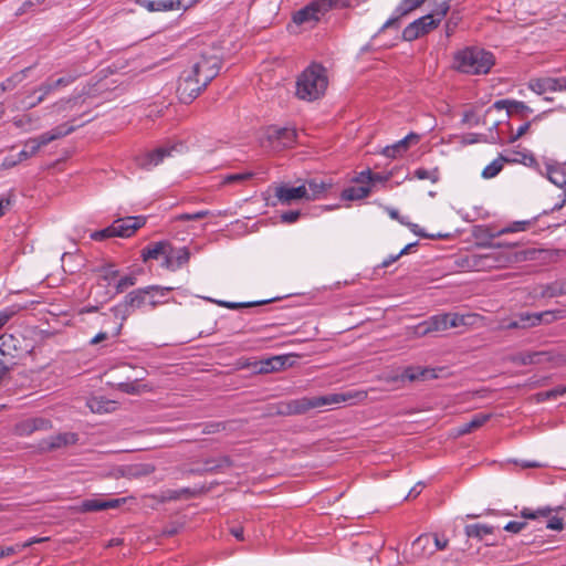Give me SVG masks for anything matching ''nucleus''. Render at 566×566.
Segmentation results:
<instances>
[{
  "instance_id": "nucleus-1",
  "label": "nucleus",
  "mask_w": 566,
  "mask_h": 566,
  "mask_svg": "<svg viewBox=\"0 0 566 566\" xmlns=\"http://www.w3.org/2000/svg\"><path fill=\"white\" fill-rule=\"evenodd\" d=\"M172 287L160 285H149L136 289L125 295L124 300L113 306L111 312L120 321L114 332V336L120 334L123 323L135 312L145 310H155L158 305L166 302V296Z\"/></svg>"
},
{
  "instance_id": "nucleus-2",
  "label": "nucleus",
  "mask_w": 566,
  "mask_h": 566,
  "mask_svg": "<svg viewBox=\"0 0 566 566\" xmlns=\"http://www.w3.org/2000/svg\"><path fill=\"white\" fill-rule=\"evenodd\" d=\"M501 244H496V247L493 250L483 254H469L465 258H463L461 264L462 266H465L470 271H490L494 269L506 268L510 264L517 261L533 260L536 253L535 250L511 252L501 249Z\"/></svg>"
},
{
  "instance_id": "nucleus-3",
  "label": "nucleus",
  "mask_w": 566,
  "mask_h": 566,
  "mask_svg": "<svg viewBox=\"0 0 566 566\" xmlns=\"http://www.w3.org/2000/svg\"><path fill=\"white\" fill-rule=\"evenodd\" d=\"M328 86L327 70L322 64L312 62L296 80L297 98L314 102L322 98Z\"/></svg>"
},
{
  "instance_id": "nucleus-4",
  "label": "nucleus",
  "mask_w": 566,
  "mask_h": 566,
  "mask_svg": "<svg viewBox=\"0 0 566 566\" xmlns=\"http://www.w3.org/2000/svg\"><path fill=\"white\" fill-rule=\"evenodd\" d=\"M494 55L478 46H469L458 51L453 57L454 67L465 74H488L494 65Z\"/></svg>"
},
{
  "instance_id": "nucleus-5",
  "label": "nucleus",
  "mask_w": 566,
  "mask_h": 566,
  "mask_svg": "<svg viewBox=\"0 0 566 566\" xmlns=\"http://www.w3.org/2000/svg\"><path fill=\"white\" fill-rule=\"evenodd\" d=\"M474 315L458 313H441L430 316L428 319L419 323L416 327V334L424 336L433 332H444L449 328H457L472 324Z\"/></svg>"
},
{
  "instance_id": "nucleus-6",
  "label": "nucleus",
  "mask_w": 566,
  "mask_h": 566,
  "mask_svg": "<svg viewBox=\"0 0 566 566\" xmlns=\"http://www.w3.org/2000/svg\"><path fill=\"white\" fill-rule=\"evenodd\" d=\"M523 518L533 521H546V527L552 531H562L566 527V505L542 506L536 510L524 507L521 511Z\"/></svg>"
},
{
  "instance_id": "nucleus-7",
  "label": "nucleus",
  "mask_w": 566,
  "mask_h": 566,
  "mask_svg": "<svg viewBox=\"0 0 566 566\" xmlns=\"http://www.w3.org/2000/svg\"><path fill=\"white\" fill-rule=\"evenodd\" d=\"M449 539L446 533H421L411 545L416 556H429L437 551L444 549Z\"/></svg>"
},
{
  "instance_id": "nucleus-8",
  "label": "nucleus",
  "mask_w": 566,
  "mask_h": 566,
  "mask_svg": "<svg viewBox=\"0 0 566 566\" xmlns=\"http://www.w3.org/2000/svg\"><path fill=\"white\" fill-rule=\"evenodd\" d=\"M126 497H107L103 494H94L92 497L81 501L74 506L78 513H92L115 510L126 504Z\"/></svg>"
},
{
  "instance_id": "nucleus-9",
  "label": "nucleus",
  "mask_w": 566,
  "mask_h": 566,
  "mask_svg": "<svg viewBox=\"0 0 566 566\" xmlns=\"http://www.w3.org/2000/svg\"><path fill=\"white\" fill-rule=\"evenodd\" d=\"M75 126H70L67 124H62L53 129L41 134L38 137L30 138L25 142L24 148L32 157L34 156L43 146H46L49 143L62 138L72 134L75 130Z\"/></svg>"
},
{
  "instance_id": "nucleus-10",
  "label": "nucleus",
  "mask_w": 566,
  "mask_h": 566,
  "mask_svg": "<svg viewBox=\"0 0 566 566\" xmlns=\"http://www.w3.org/2000/svg\"><path fill=\"white\" fill-rule=\"evenodd\" d=\"M221 62L217 56L201 55L188 71L198 77L202 85H208L220 72Z\"/></svg>"
},
{
  "instance_id": "nucleus-11",
  "label": "nucleus",
  "mask_w": 566,
  "mask_h": 566,
  "mask_svg": "<svg viewBox=\"0 0 566 566\" xmlns=\"http://www.w3.org/2000/svg\"><path fill=\"white\" fill-rule=\"evenodd\" d=\"M206 87L207 85H202L198 77H195L188 70H185L179 77L177 96L181 103L190 104Z\"/></svg>"
},
{
  "instance_id": "nucleus-12",
  "label": "nucleus",
  "mask_w": 566,
  "mask_h": 566,
  "mask_svg": "<svg viewBox=\"0 0 566 566\" xmlns=\"http://www.w3.org/2000/svg\"><path fill=\"white\" fill-rule=\"evenodd\" d=\"M336 0H314L293 15L296 24L310 21H318L319 17L333 8Z\"/></svg>"
},
{
  "instance_id": "nucleus-13",
  "label": "nucleus",
  "mask_w": 566,
  "mask_h": 566,
  "mask_svg": "<svg viewBox=\"0 0 566 566\" xmlns=\"http://www.w3.org/2000/svg\"><path fill=\"white\" fill-rule=\"evenodd\" d=\"M439 25V20H434L433 14H426L411 23H409L402 31V39L411 42L420 36L429 33L431 30Z\"/></svg>"
},
{
  "instance_id": "nucleus-14",
  "label": "nucleus",
  "mask_w": 566,
  "mask_h": 566,
  "mask_svg": "<svg viewBox=\"0 0 566 566\" xmlns=\"http://www.w3.org/2000/svg\"><path fill=\"white\" fill-rule=\"evenodd\" d=\"M178 145L160 146L151 151L140 155L136 158V164L139 168L150 170L164 161L165 158L171 157L176 151Z\"/></svg>"
},
{
  "instance_id": "nucleus-15",
  "label": "nucleus",
  "mask_w": 566,
  "mask_h": 566,
  "mask_svg": "<svg viewBox=\"0 0 566 566\" xmlns=\"http://www.w3.org/2000/svg\"><path fill=\"white\" fill-rule=\"evenodd\" d=\"M232 467V460L228 455L207 458L201 467L190 468L185 471L186 475H203L207 473H220Z\"/></svg>"
},
{
  "instance_id": "nucleus-16",
  "label": "nucleus",
  "mask_w": 566,
  "mask_h": 566,
  "mask_svg": "<svg viewBox=\"0 0 566 566\" xmlns=\"http://www.w3.org/2000/svg\"><path fill=\"white\" fill-rule=\"evenodd\" d=\"M325 406L323 396L303 397L286 402L280 410L283 415H302L306 411Z\"/></svg>"
},
{
  "instance_id": "nucleus-17",
  "label": "nucleus",
  "mask_w": 566,
  "mask_h": 566,
  "mask_svg": "<svg viewBox=\"0 0 566 566\" xmlns=\"http://www.w3.org/2000/svg\"><path fill=\"white\" fill-rule=\"evenodd\" d=\"M146 217L136 216V217H125L115 220L112 224L116 228L115 234L120 238H129L133 235L139 228L145 226Z\"/></svg>"
},
{
  "instance_id": "nucleus-18",
  "label": "nucleus",
  "mask_w": 566,
  "mask_h": 566,
  "mask_svg": "<svg viewBox=\"0 0 566 566\" xmlns=\"http://www.w3.org/2000/svg\"><path fill=\"white\" fill-rule=\"evenodd\" d=\"M93 67L84 63H74L63 71V75L55 80V85L61 88L73 84L77 78L87 75Z\"/></svg>"
},
{
  "instance_id": "nucleus-19",
  "label": "nucleus",
  "mask_w": 566,
  "mask_h": 566,
  "mask_svg": "<svg viewBox=\"0 0 566 566\" xmlns=\"http://www.w3.org/2000/svg\"><path fill=\"white\" fill-rule=\"evenodd\" d=\"M190 251L188 248H174L171 245L170 253H167L161 262V268L175 272L189 262Z\"/></svg>"
},
{
  "instance_id": "nucleus-20",
  "label": "nucleus",
  "mask_w": 566,
  "mask_h": 566,
  "mask_svg": "<svg viewBox=\"0 0 566 566\" xmlns=\"http://www.w3.org/2000/svg\"><path fill=\"white\" fill-rule=\"evenodd\" d=\"M325 406L349 403L354 405L367 398V392L364 390H348L345 392H334L323 396Z\"/></svg>"
},
{
  "instance_id": "nucleus-21",
  "label": "nucleus",
  "mask_w": 566,
  "mask_h": 566,
  "mask_svg": "<svg viewBox=\"0 0 566 566\" xmlns=\"http://www.w3.org/2000/svg\"><path fill=\"white\" fill-rule=\"evenodd\" d=\"M77 440L78 436L76 433L62 432L43 439L39 446L42 451H52L66 446L75 444Z\"/></svg>"
},
{
  "instance_id": "nucleus-22",
  "label": "nucleus",
  "mask_w": 566,
  "mask_h": 566,
  "mask_svg": "<svg viewBox=\"0 0 566 566\" xmlns=\"http://www.w3.org/2000/svg\"><path fill=\"white\" fill-rule=\"evenodd\" d=\"M491 108L506 109L507 116H520L525 118L528 114L533 113V109L522 101L515 99H499L494 102Z\"/></svg>"
},
{
  "instance_id": "nucleus-23",
  "label": "nucleus",
  "mask_w": 566,
  "mask_h": 566,
  "mask_svg": "<svg viewBox=\"0 0 566 566\" xmlns=\"http://www.w3.org/2000/svg\"><path fill=\"white\" fill-rule=\"evenodd\" d=\"M275 197L282 205H291L293 201L307 197V188L305 185L298 187L282 185L275 189Z\"/></svg>"
},
{
  "instance_id": "nucleus-24",
  "label": "nucleus",
  "mask_w": 566,
  "mask_h": 566,
  "mask_svg": "<svg viewBox=\"0 0 566 566\" xmlns=\"http://www.w3.org/2000/svg\"><path fill=\"white\" fill-rule=\"evenodd\" d=\"M546 176L551 182L563 189L562 203L554 207V209H560L566 202V168L557 164L546 165Z\"/></svg>"
},
{
  "instance_id": "nucleus-25",
  "label": "nucleus",
  "mask_w": 566,
  "mask_h": 566,
  "mask_svg": "<svg viewBox=\"0 0 566 566\" xmlns=\"http://www.w3.org/2000/svg\"><path fill=\"white\" fill-rule=\"evenodd\" d=\"M420 137L416 133H409L402 139L396 142L390 146H386L382 150V154L388 158H398L402 156L411 144H417Z\"/></svg>"
},
{
  "instance_id": "nucleus-26",
  "label": "nucleus",
  "mask_w": 566,
  "mask_h": 566,
  "mask_svg": "<svg viewBox=\"0 0 566 566\" xmlns=\"http://www.w3.org/2000/svg\"><path fill=\"white\" fill-rule=\"evenodd\" d=\"M171 244L168 241H158L148 244L142 250V258L146 262L148 260H165L167 253H170Z\"/></svg>"
},
{
  "instance_id": "nucleus-27",
  "label": "nucleus",
  "mask_w": 566,
  "mask_h": 566,
  "mask_svg": "<svg viewBox=\"0 0 566 566\" xmlns=\"http://www.w3.org/2000/svg\"><path fill=\"white\" fill-rule=\"evenodd\" d=\"M207 491H208V489H206L205 486L182 488L179 490H166L161 494V501H177L180 499H191V497H196Z\"/></svg>"
},
{
  "instance_id": "nucleus-28",
  "label": "nucleus",
  "mask_w": 566,
  "mask_h": 566,
  "mask_svg": "<svg viewBox=\"0 0 566 566\" xmlns=\"http://www.w3.org/2000/svg\"><path fill=\"white\" fill-rule=\"evenodd\" d=\"M544 316H551L552 319L557 318L556 312L554 311H544L541 313H518L516 318L518 319L521 328H530L542 324Z\"/></svg>"
},
{
  "instance_id": "nucleus-29",
  "label": "nucleus",
  "mask_w": 566,
  "mask_h": 566,
  "mask_svg": "<svg viewBox=\"0 0 566 566\" xmlns=\"http://www.w3.org/2000/svg\"><path fill=\"white\" fill-rule=\"evenodd\" d=\"M269 137L280 146L287 148L296 142L297 133L295 128L291 127L274 128L270 132Z\"/></svg>"
},
{
  "instance_id": "nucleus-30",
  "label": "nucleus",
  "mask_w": 566,
  "mask_h": 566,
  "mask_svg": "<svg viewBox=\"0 0 566 566\" xmlns=\"http://www.w3.org/2000/svg\"><path fill=\"white\" fill-rule=\"evenodd\" d=\"M60 87L55 85V80H46L39 87H36L30 97H34L31 102H28V107L32 108L42 103L49 95L59 91Z\"/></svg>"
},
{
  "instance_id": "nucleus-31",
  "label": "nucleus",
  "mask_w": 566,
  "mask_h": 566,
  "mask_svg": "<svg viewBox=\"0 0 566 566\" xmlns=\"http://www.w3.org/2000/svg\"><path fill=\"white\" fill-rule=\"evenodd\" d=\"M560 295H566V283L563 282H552L539 285L534 290V296L539 298H552Z\"/></svg>"
},
{
  "instance_id": "nucleus-32",
  "label": "nucleus",
  "mask_w": 566,
  "mask_h": 566,
  "mask_svg": "<svg viewBox=\"0 0 566 566\" xmlns=\"http://www.w3.org/2000/svg\"><path fill=\"white\" fill-rule=\"evenodd\" d=\"M536 219H537V217L533 218L531 220L514 221L511 224H509L507 227H504L497 231H490L489 229H486L485 232L490 239H494V238L501 237L506 233L526 231L527 229L531 228V226L534 224Z\"/></svg>"
},
{
  "instance_id": "nucleus-33",
  "label": "nucleus",
  "mask_w": 566,
  "mask_h": 566,
  "mask_svg": "<svg viewBox=\"0 0 566 566\" xmlns=\"http://www.w3.org/2000/svg\"><path fill=\"white\" fill-rule=\"evenodd\" d=\"M86 405L94 413L112 412L116 409V401L102 396L90 398Z\"/></svg>"
},
{
  "instance_id": "nucleus-34",
  "label": "nucleus",
  "mask_w": 566,
  "mask_h": 566,
  "mask_svg": "<svg viewBox=\"0 0 566 566\" xmlns=\"http://www.w3.org/2000/svg\"><path fill=\"white\" fill-rule=\"evenodd\" d=\"M370 192V186H364V185H354L350 187L345 188L342 191V199L343 200H360L366 198Z\"/></svg>"
},
{
  "instance_id": "nucleus-35",
  "label": "nucleus",
  "mask_w": 566,
  "mask_h": 566,
  "mask_svg": "<svg viewBox=\"0 0 566 566\" xmlns=\"http://www.w3.org/2000/svg\"><path fill=\"white\" fill-rule=\"evenodd\" d=\"M143 6L150 12L178 10L176 0H143Z\"/></svg>"
},
{
  "instance_id": "nucleus-36",
  "label": "nucleus",
  "mask_w": 566,
  "mask_h": 566,
  "mask_svg": "<svg viewBox=\"0 0 566 566\" xmlns=\"http://www.w3.org/2000/svg\"><path fill=\"white\" fill-rule=\"evenodd\" d=\"M527 86L537 95H543L547 92H554L552 85V76L532 78L530 80Z\"/></svg>"
},
{
  "instance_id": "nucleus-37",
  "label": "nucleus",
  "mask_w": 566,
  "mask_h": 566,
  "mask_svg": "<svg viewBox=\"0 0 566 566\" xmlns=\"http://www.w3.org/2000/svg\"><path fill=\"white\" fill-rule=\"evenodd\" d=\"M307 188V197L306 200H315L318 199L329 187V185L325 184L322 180L311 179L306 182Z\"/></svg>"
},
{
  "instance_id": "nucleus-38",
  "label": "nucleus",
  "mask_w": 566,
  "mask_h": 566,
  "mask_svg": "<svg viewBox=\"0 0 566 566\" xmlns=\"http://www.w3.org/2000/svg\"><path fill=\"white\" fill-rule=\"evenodd\" d=\"M78 101L80 96H70L66 98H61L50 106L51 113L62 114L64 112L71 111L78 104Z\"/></svg>"
},
{
  "instance_id": "nucleus-39",
  "label": "nucleus",
  "mask_w": 566,
  "mask_h": 566,
  "mask_svg": "<svg viewBox=\"0 0 566 566\" xmlns=\"http://www.w3.org/2000/svg\"><path fill=\"white\" fill-rule=\"evenodd\" d=\"M489 418H490L489 415H483V413L475 415L472 417V419L470 421H468L459 427L458 433L459 434L470 433L473 430L483 426L489 420Z\"/></svg>"
},
{
  "instance_id": "nucleus-40",
  "label": "nucleus",
  "mask_w": 566,
  "mask_h": 566,
  "mask_svg": "<svg viewBox=\"0 0 566 566\" xmlns=\"http://www.w3.org/2000/svg\"><path fill=\"white\" fill-rule=\"evenodd\" d=\"M276 298H269V300H262V301H254V302H228V301H219L218 304L220 306H223V307H227V308H230V310H239V308H244V307H253V306H261V305H265V304H269L273 301H275Z\"/></svg>"
},
{
  "instance_id": "nucleus-41",
  "label": "nucleus",
  "mask_w": 566,
  "mask_h": 566,
  "mask_svg": "<svg viewBox=\"0 0 566 566\" xmlns=\"http://www.w3.org/2000/svg\"><path fill=\"white\" fill-rule=\"evenodd\" d=\"M504 164V155H500L482 170V177L484 179L494 178L503 169Z\"/></svg>"
},
{
  "instance_id": "nucleus-42",
  "label": "nucleus",
  "mask_w": 566,
  "mask_h": 566,
  "mask_svg": "<svg viewBox=\"0 0 566 566\" xmlns=\"http://www.w3.org/2000/svg\"><path fill=\"white\" fill-rule=\"evenodd\" d=\"M428 370H415L413 368H407L405 371L400 375L394 376L390 378L391 381L395 382H405L406 380L413 381L420 378H424Z\"/></svg>"
},
{
  "instance_id": "nucleus-43",
  "label": "nucleus",
  "mask_w": 566,
  "mask_h": 566,
  "mask_svg": "<svg viewBox=\"0 0 566 566\" xmlns=\"http://www.w3.org/2000/svg\"><path fill=\"white\" fill-rule=\"evenodd\" d=\"M287 361L286 356H274L263 361L262 370L265 373L276 371L282 369Z\"/></svg>"
},
{
  "instance_id": "nucleus-44",
  "label": "nucleus",
  "mask_w": 566,
  "mask_h": 566,
  "mask_svg": "<svg viewBox=\"0 0 566 566\" xmlns=\"http://www.w3.org/2000/svg\"><path fill=\"white\" fill-rule=\"evenodd\" d=\"M17 339L11 334H3L0 336V354L2 356L11 355V349H17Z\"/></svg>"
},
{
  "instance_id": "nucleus-45",
  "label": "nucleus",
  "mask_w": 566,
  "mask_h": 566,
  "mask_svg": "<svg viewBox=\"0 0 566 566\" xmlns=\"http://www.w3.org/2000/svg\"><path fill=\"white\" fill-rule=\"evenodd\" d=\"M426 0H401V2L397 6L396 12L399 15H407L415 9L419 8Z\"/></svg>"
},
{
  "instance_id": "nucleus-46",
  "label": "nucleus",
  "mask_w": 566,
  "mask_h": 566,
  "mask_svg": "<svg viewBox=\"0 0 566 566\" xmlns=\"http://www.w3.org/2000/svg\"><path fill=\"white\" fill-rule=\"evenodd\" d=\"M544 114L536 115L532 120L525 122L522 124L514 134H512L509 138V143H515L522 136H524L531 128L533 123H536L541 120Z\"/></svg>"
},
{
  "instance_id": "nucleus-47",
  "label": "nucleus",
  "mask_w": 566,
  "mask_h": 566,
  "mask_svg": "<svg viewBox=\"0 0 566 566\" xmlns=\"http://www.w3.org/2000/svg\"><path fill=\"white\" fill-rule=\"evenodd\" d=\"M30 70V67H27L22 70L21 72H18L13 74L11 77L7 78L4 82L1 83V87L3 91H10L15 87L18 83H21L24 77L27 76V72Z\"/></svg>"
},
{
  "instance_id": "nucleus-48",
  "label": "nucleus",
  "mask_w": 566,
  "mask_h": 566,
  "mask_svg": "<svg viewBox=\"0 0 566 566\" xmlns=\"http://www.w3.org/2000/svg\"><path fill=\"white\" fill-rule=\"evenodd\" d=\"M565 394H566V386H557L551 390L538 392L537 401L553 400V399H556L557 397L563 396Z\"/></svg>"
},
{
  "instance_id": "nucleus-49",
  "label": "nucleus",
  "mask_w": 566,
  "mask_h": 566,
  "mask_svg": "<svg viewBox=\"0 0 566 566\" xmlns=\"http://www.w3.org/2000/svg\"><path fill=\"white\" fill-rule=\"evenodd\" d=\"M156 470L154 464L145 463V464H138L130 469L129 471V478H140L146 476L151 473H154Z\"/></svg>"
},
{
  "instance_id": "nucleus-50",
  "label": "nucleus",
  "mask_w": 566,
  "mask_h": 566,
  "mask_svg": "<svg viewBox=\"0 0 566 566\" xmlns=\"http://www.w3.org/2000/svg\"><path fill=\"white\" fill-rule=\"evenodd\" d=\"M36 430L34 428V424H33L31 418L18 422L14 427V432L21 437L30 436Z\"/></svg>"
},
{
  "instance_id": "nucleus-51",
  "label": "nucleus",
  "mask_w": 566,
  "mask_h": 566,
  "mask_svg": "<svg viewBox=\"0 0 566 566\" xmlns=\"http://www.w3.org/2000/svg\"><path fill=\"white\" fill-rule=\"evenodd\" d=\"M413 175L419 180L429 179L432 184H436L439 180L438 168H434L432 170H428L426 168H418L415 170Z\"/></svg>"
},
{
  "instance_id": "nucleus-52",
  "label": "nucleus",
  "mask_w": 566,
  "mask_h": 566,
  "mask_svg": "<svg viewBox=\"0 0 566 566\" xmlns=\"http://www.w3.org/2000/svg\"><path fill=\"white\" fill-rule=\"evenodd\" d=\"M253 176L252 172H237L226 175L222 179V184L232 185V184H241L249 180Z\"/></svg>"
},
{
  "instance_id": "nucleus-53",
  "label": "nucleus",
  "mask_w": 566,
  "mask_h": 566,
  "mask_svg": "<svg viewBox=\"0 0 566 566\" xmlns=\"http://www.w3.org/2000/svg\"><path fill=\"white\" fill-rule=\"evenodd\" d=\"M209 214H210L209 210H199V211L191 212V213H180V214L176 216V220H178V221H195V220L203 219V218L208 217Z\"/></svg>"
},
{
  "instance_id": "nucleus-54",
  "label": "nucleus",
  "mask_w": 566,
  "mask_h": 566,
  "mask_svg": "<svg viewBox=\"0 0 566 566\" xmlns=\"http://www.w3.org/2000/svg\"><path fill=\"white\" fill-rule=\"evenodd\" d=\"M115 230H116V228L113 227V224H111V226L106 227L105 229L93 232L91 234V239H93L95 241H102V240H105L108 238L116 237Z\"/></svg>"
},
{
  "instance_id": "nucleus-55",
  "label": "nucleus",
  "mask_w": 566,
  "mask_h": 566,
  "mask_svg": "<svg viewBox=\"0 0 566 566\" xmlns=\"http://www.w3.org/2000/svg\"><path fill=\"white\" fill-rule=\"evenodd\" d=\"M136 276L132 274L123 276L118 280L115 286L116 293H123L126 289L134 286L136 284Z\"/></svg>"
},
{
  "instance_id": "nucleus-56",
  "label": "nucleus",
  "mask_w": 566,
  "mask_h": 566,
  "mask_svg": "<svg viewBox=\"0 0 566 566\" xmlns=\"http://www.w3.org/2000/svg\"><path fill=\"white\" fill-rule=\"evenodd\" d=\"M450 10L449 1H442L441 3H438L430 14H433L434 20H439V23L441 20L447 15L448 11Z\"/></svg>"
},
{
  "instance_id": "nucleus-57",
  "label": "nucleus",
  "mask_w": 566,
  "mask_h": 566,
  "mask_svg": "<svg viewBox=\"0 0 566 566\" xmlns=\"http://www.w3.org/2000/svg\"><path fill=\"white\" fill-rule=\"evenodd\" d=\"M226 429V422L211 421L203 424L202 433L212 434Z\"/></svg>"
},
{
  "instance_id": "nucleus-58",
  "label": "nucleus",
  "mask_w": 566,
  "mask_h": 566,
  "mask_svg": "<svg viewBox=\"0 0 566 566\" xmlns=\"http://www.w3.org/2000/svg\"><path fill=\"white\" fill-rule=\"evenodd\" d=\"M36 431H46L52 428L51 420L42 417L31 418Z\"/></svg>"
},
{
  "instance_id": "nucleus-59",
  "label": "nucleus",
  "mask_w": 566,
  "mask_h": 566,
  "mask_svg": "<svg viewBox=\"0 0 566 566\" xmlns=\"http://www.w3.org/2000/svg\"><path fill=\"white\" fill-rule=\"evenodd\" d=\"M511 361L514 364H517V365H522V366L533 365V360H532L531 356L528 355V352L527 353H517V354L513 355L511 358Z\"/></svg>"
},
{
  "instance_id": "nucleus-60",
  "label": "nucleus",
  "mask_w": 566,
  "mask_h": 566,
  "mask_svg": "<svg viewBox=\"0 0 566 566\" xmlns=\"http://www.w3.org/2000/svg\"><path fill=\"white\" fill-rule=\"evenodd\" d=\"M355 181L359 185L370 186V182L374 181V176L370 170L361 171L356 178Z\"/></svg>"
},
{
  "instance_id": "nucleus-61",
  "label": "nucleus",
  "mask_w": 566,
  "mask_h": 566,
  "mask_svg": "<svg viewBox=\"0 0 566 566\" xmlns=\"http://www.w3.org/2000/svg\"><path fill=\"white\" fill-rule=\"evenodd\" d=\"M301 212L298 210H290L281 214V220L284 223H294L298 220Z\"/></svg>"
},
{
  "instance_id": "nucleus-62",
  "label": "nucleus",
  "mask_w": 566,
  "mask_h": 566,
  "mask_svg": "<svg viewBox=\"0 0 566 566\" xmlns=\"http://www.w3.org/2000/svg\"><path fill=\"white\" fill-rule=\"evenodd\" d=\"M554 92H566V76L552 77Z\"/></svg>"
},
{
  "instance_id": "nucleus-63",
  "label": "nucleus",
  "mask_w": 566,
  "mask_h": 566,
  "mask_svg": "<svg viewBox=\"0 0 566 566\" xmlns=\"http://www.w3.org/2000/svg\"><path fill=\"white\" fill-rule=\"evenodd\" d=\"M403 15H399L398 12H394V15L391 18H389L381 27L380 29V32L386 30V29H389V28H394V27H398L399 24V20L402 18Z\"/></svg>"
},
{
  "instance_id": "nucleus-64",
  "label": "nucleus",
  "mask_w": 566,
  "mask_h": 566,
  "mask_svg": "<svg viewBox=\"0 0 566 566\" xmlns=\"http://www.w3.org/2000/svg\"><path fill=\"white\" fill-rule=\"evenodd\" d=\"M522 155H525V153L522 151H513L509 155H504V161L507 164H521L522 163Z\"/></svg>"
}]
</instances>
